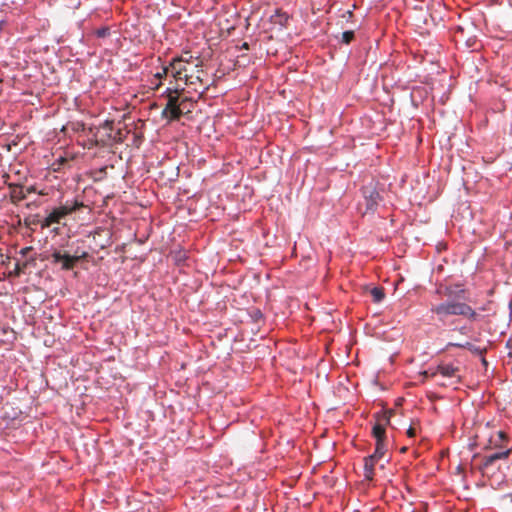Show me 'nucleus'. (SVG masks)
Listing matches in <instances>:
<instances>
[{
	"mask_svg": "<svg viewBox=\"0 0 512 512\" xmlns=\"http://www.w3.org/2000/svg\"><path fill=\"white\" fill-rule=\"evenodd\" d=\"M180 64H176L174 67V74L172 76L176 80H184L188 86H193L194 91L198 92L201 88V94L208 89V81L205 79L207 74L200 69L202 65L201 59H196L194 65L185 66L184 68L179 67Z\"/></svg>",
	"mask_w": 512,
	"mask_h": 512,
	"instance_id": "obj_1",
	"label": "nucleus"
},
{
	"mask_svg": "<svg viewBox=\"0 0 512 512\" xmlns=\"http://www.w3.org/2000/svg\"><path fill=\"white\" fill-rule=\"evenodd\" d=\"M431 312L441 321L448 316H463L470 321L479 320V314L470 305L460 301H446L432 306Z\"/></svg>",
	"mask_w": 512,
	"mask_h": 512,
	"instance_id": "obj_2",
	"label": "nucleus"
},
{
	"mask_svg": "<svg viewBox=\"0 0 512 512\" xmlns=\"http://www.w3.org/2000/svg\"><path fill=\"white\" fill-rule=\"evenodd\" d=\"M82 206L83 204L79 203L78 201H73L71 203L67 201L64 205L54 208L47 215V217L44 218V220L41 222V228H49L53 224L61 223L62 219H64L67 215L75 212Z\"/></svg>",
	"mask_w": 512,
	"mask_h": 512,
	"instance_id": "obj_3",
	"label": "nucleus"
},
{
	"mask_svg": "<svg viewBox=\"0 0 512 512\" xmlns=\"http://www.w3.org/2000/svg\"><path fill=\"white\" fill-rule=\"evenodd\" d=\"M364 201L359 204L360 212L365 215L367 213H374L382 200L379 192L373 183H370L362 188Z\"/></svg>",
	"mask_w": 512,
	"mask_h": 512,
	"instance_id": "obj_4",
	"label": "nucleus"
},
{
	"mask_svg": "<svg viewBox=\"0 0 512 512\" xmlns=\"http://www.w3.org/2000/svg\"><path fill=\"white\" fill-rule=\"evenodd\" d=\"M167 104L162 111V115L170 120H178L181 117L180 100L181 94L178 88H167L165 91Z\"/></svg>",
	"mask_w": 512,
	"mask_h": 512,
	"instance_id": "obj_5",
	"label": "nucleus"
},
{
	"mask_svg": "<svg viewBox=\"0 0 512 512\" xmlns=\"http://www.w3.org/2000/svg\"><path fill=\"white\" fill-rule=\"evenodd\" d=\"M52 262L61 264L62 270H72L81 259L80 256H72L66 251L55 250L52 255Z\"/></svg>",
	"mask_w": 512,
	"mask_h": 512,
	"instance_id": "obj_6",
	"label": "nucleus"
},
{
	"mask_svg": "<svg viewBox=\"0 0 512 512\" xmlns=\"http://www.w3.org/2000/svg\"><path fill=\"white\" fill-rule=\"evenodd\" d=\"M392 414V410L384 412L382 418L379 419V421L373 426L372 434L375 437L376 441L385 440V426L390 423Z\"/></svg>",
	"mask_w": 512,
	"mask_h": 512,
	"instance_id": "obj_7",
	"label": "nucleus"
},
{
	"mask_svg": "<svg viewBox=\"0 0 512 512\" xmlns=\"http://www.w3.org/2000/svg\"><path fill=\"white\" fill-rule=\"evenodd\" d=\"M465 292L463 285L461 284H454V285H446L441 286L438 289V293L443 294L444 296L450 298V299H465Z\"/></svg>",
	"mask_w": 512,
	"mask_h": 512,
	"instance_id": "obj_8",
	"label": "nucleus"
},
{
	"mask_svg": "<svg viewBox=\"0 0 512 512\" xmlns=\"http://www.w3.org/2000/svg\"><path fill=\"white\" fill-rule=\"evenodd\" d=\"M196 59L200 58L192 56L190 52H184L180 57L173 59L170 63L171 75L174 74V67H176V64H180L179 67L184 68L185 66L194 65V61Z\"/></svg>",
	"mask_w": 512,
	"mask_h": 512,
	"instance_id": "obj_9",
	"label": "nucleus"
},
{
	"mask_svg": "<svg viewBox=\"0 0 512 512\" xmlns=\"http://www.w3.org/2000/svg\"><path fill=\"white\" fill-rule=\"evenodd\" d=\"M458 371H459L458 367H455L452 364H440V365H438L437 370L434 373V375L440 374L444 377L451 378V377H456Z\"/></svg>",
	"mask_w": 512,
	"mask_h": 512,
	"instance_id": "obj_10",
	"label": "nucleus"
},
{
	"mask_svg": "<svg viewBox=\"0 0 512 512\" xmlns=\"http://www.w3.org/2000/svg\"><path fill=\"white\" fill-rule=\"evenodd\" d=\"M509 454H510V450L506 449V450H502V451L487 455L483 459V466L488 467V466L492 465L497 460L506 459L509 456Z\"/></svg>",
	"mask_w": 512,
	"mask_h": 512,
	"instance_id": "obj_11",
	"label": "nucleus"
},
{
	"mask_svg": "<svg viewBox=\"0 0 512 512\" xmlns=\"http://www.w3.org/2000/svg\"><path fill=\"white\" fill-rule=\"evenodd\" d=\"M26 193L24 188L19 185H10V198L13 203H17L25 199Z\"/></svg>",
	"mask_w": 512,
	"mask_h": 512,
	"instance_id": "obj_12",
	"label": "nucleus"
},
{
	"mask_svg": "<svg viewBox=\"0 0 512 512\" xmlns=\"http://www.w3.org/2000/svg\"><path fill=\"white\" fill-rule=\"evenodd\" d=\"M378 460L374 458L372 455L365 458L364 470H365V478L368 480H372L374 476V466Z\"/></svg>",
	"mask_w": 512,
	"mask_h": 512,
	"instance_id": "obj_13",
	"label": "nucleus"
},
{
	"mask_svg": "<svg viewBox=\"0 0 512 512\" xmlns=\"http://www.w3.org/2000/svg\"><path fill=\"white\" fill-rule=\"evenodd\" d=\"M193 105H194V102L192 101L191 98H189L187 96L181 97L180 106H179V108H181V110H180L181 116L183 114L190 113L193 108Z\"/></svg>",
	"mask_w": 512,
	"mask_h": 512,
	"instance_id": "obj_14",
	"label": "nucleus"
},
{
	"mask_svg": "<svg viewBox=\"0 0 512 512\" xmlns=\"http://www.w3.org/2000/svg\"><path fill=\"white\" fill-rule=\"evenodd\" d=\"M169 72L171 73V66H170V65H169V66L162 67L161 71H159V72H157V73H155V74H154V78H155L156 80H158V82H157V83H155V85H154V88H155V89H158V88L160 87V85H161V80H162L163 78H165V77L168 75V73H169Z\"/></svg>",
	"mask_w": 512,
	"mask_h": 512,
	"instance_id": "obj_15",
	"label": "nucleus"
},
{
	"mask_svg": "<svg viewBox=\"0 0 512 512\" xmlns=\"http://www.w3.org/2000/svg\"><path fill=\"white\" fill-rule=\"evenodd\" d=\"M386 453V443L384 441H376L375 452L372 454L377 460L381 459Z\"/></svg>",
	"mask_w": 512,
	"mask_h": 512,
	"instance_id": "obj_16",
	"label": "nucleus"
},
{
	"mask_svg": "<svg viewBox=\"0 0 512 512\" xmlns=\"http://www.w3.org/2000/svg\"><path fill=\"white\" fill-rule=\"evenodd\" d=\"M370 293L375 303L381 302L385 297L384 289L382 287H374L371 289Z\"/></svg>",
	"mask_w": 512,
	"mask_h": 512,
	"instance_id": "obj_17",
	"label": "nucleus"
},
{
	"mask_svg": "<svg viewBox=\"0 0 512 512\" xmlns=\"http://www.w3.org/2000/svg\"><path fill=\"white\" fill-rule=\"evenodd\" d=\"M507 440V436L503 431H497L494 436L491 437L490 442L495 446H500L501 443Z\"/></svg>",
	"mask_w": 512,
	"mask_h": 512,
	"instance_id": "obj_18",
	"label": "nucleus"
},
{
	"mask_svg": "<svg viewBox=\"0 0 512 512\" xmlns=\"http://www.w3.org/2000/svg\"><path fill=\"white\" fill-rule=\"evenodd\" d=\"M454 346L456 347H461V348H467L469 349L471 352L475 353V354H478V355H482L484 350L485 349H482L480 347H477L469 342H466L465 344H454Z\"/></svg>",
	"mask_w": 512,
	"mask_h": 512,
	"instance_id": "obj_19",
	"label": "nucleus"
},
{
	"mask_svg": "<svg viewBox=\"0 0 512 512\" xmlns=\"http://www.w3.org/2000/svg\"><path fill=\"white\" fill-rule=\"evenodd\" d=\"M354 39L353 31H345L342 33V42L345 44H349Z\"/></svg>",
	"mask_w": 512,
	"mask_h": 512,
	"instance_id": "obj_20",
	"label": "nucleus"
},
{
	"mask_svg": "<svg viewBox=\"0 0 512 512\" xmlns=\"http://www.w3.org/2000/svg\"><path fill=\"white\" fill-rule=\"evenodd\" d=\"M95 33H96L97 37L104 38L109 34V29L108 28H100V29H97Z\"/></svg>",
	"mask_w": 512,
	"mask_h": 512,
	"instance_id": "obj_21",
	"label": "nucleus"
},
{
	"mask_svg": "<svg viewBox=\"0 0 512 512\" xmlns=\"http://www.w3.org/2000/svg\"><path fill=\"white\" fill-rule=\"evenodd\" d=\"M112 127H113V122L112 121H105L103 126H102V128L107 130V131H111Z\"/></svg>",
	"mask_w": 512,
	"mask_h": 512,
	"instance_id": "obj_22",
	"label": "nucleus"
},
{
	"mask_svg": "<svg viewBox=\"0 0 512 512\" xmlns=\"http://www.w3.org/2000/svg\"><path fill=\"white\" fill-rule=\"evenodd\" d=\"M32 250H33V247H31V246L24 247V248H22V249L20 250V254H21L22 256H27V255H28V253H29L30 251H32Z\"/></svg>",
	"mask_w": 512,
	"mask_h": 512,
	"instance_id": "obj_23",
	"label": "nucleus"
},
{
	"mask_svg": "<svg viewBox=\"0 0 512 512\" xmlns=\"http://www.w3.org/2000/svg\"><path fill=\"white\" fill-rule=\"evenodd\" d=\"M407 435L408 437L412 438L416 435V430L413 428V427H410L408 430H407Z\"/></svg>",
	"mask_w": 512,
	"mask_h": 512,
	"instance_id": "obj_24",
	"label": "nucleus"
},
{
	"mask_svg": "<svg viewBox=\"0 0 512 512\" xmlns=\"http://www.w3.org/2000/svg\"><path fill=\"white\" fill-rule=\"evenodd\" d=\"M22 268L19 267V265L16 266V274L19 275Z\"/></svg>",
	"mask_w": 512,
	"mask_h": 512,
	"instance_id": "obj_25",
	"label": "nucleus"
},
{
	"mask_svg": "<svg viewBox=\"0 0 512 512\" xmlns=\"http://www.w3.org/2000/svg\"><path fill=\"white\" fill-rule=\"evenodd\" d=\"M406 450H407V447H402V448L400 449L401 453L406 452Z\"/></svg>",
	"mask_w": 512,
	"mask_h": 512,
	"instance_id": "obj_26",
	"label": "nucleus"
},
{
	"mask_svg": "<svg viewBox=\"0 0 512 512\" xmlns=\"http://www.w3.org/2000/svg\"><path fill=\"white\" fill-rule=\"evenodd\" d=\"M242 47L245 48V49H248V44L247 43H243Z\"/></svg>",
	"mask_w": 512,
	"mask_h": 512,
	"instance_id": "obj_27",
	"label": "nucleus"
},
{
	"mask_svg": "<svg viewBox=\"0 0 512 512\" xmlns=\"http://www.w3.org/2000/svg\"><path fill=\"white\" fill-rule=\"evenodd\" d=\"M34 189L32 187L30 188H27V192L30 193L31 191H33Z\"/></svg>",
	"mask_w": 512,
	"mask_h": 512,
	"instance_id": "obj_28",
	"label": "nucleus"
}]
</instances>
